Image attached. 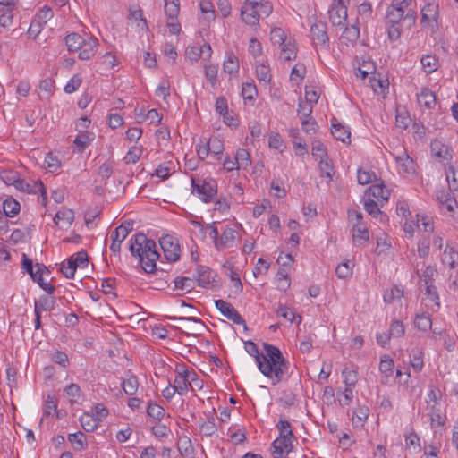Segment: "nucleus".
Segmentation results:
<instances>
[{
  "instance_id": "nucleus-14",
  "label": "nucleus",
  "mask_w": 458,
  "mask_h": 458,
  "mask_svg": "<svg viewBox=\"0 0 458 458\" xmlns=\"http://www.w3.org/2000/svg\"><path fill=\"white\" fill-rule=\"evenodd\" d=\"M36 270L34 274L30 276L32 280L36 282L44 291L47 292L48 294H53L55 291V287L50 284H47L44 281L43 276L47 275V276L50 274V271L47 269V267L43 265L37 263L35 265Z\"/></svg>"
},
{
  "instance_id": "nucleus-41",
  "label": "nucleus",
  "mask_w": 458,
  "mask_h": 458,
  "mask_svg": "<svg viewBox=\"0 0 458 458\" xmlns=\"http://www.w3.org/2000/svg\"><path fill=\"white\" fill-rule=\"evenodd\" d=\"M236 163L238 165V168L247 169L251 165L250 155V153L244 149L240 148L237 150L236 155Z\"/></svg>"
},
{
  "instance_id": "nucleus-60",
  "label": "nucleus",
  "mask_w": 458,
  "mask_h": 458,
  "mask_svg": "<svg viewBox=\"0 0 458 458\" xmlns=\"http://www.w3.org/2000/svg\"><path fill=\"white\" fill-rule=\"evenodd\" d=\"M318 161L321 174L330 179L334 174V167L331 164L330 159L327 157Z\"/></svg>"
},
{
  "instance_id": "nucleus-42",
  "label": "nucleus",
  "mask_w": 458,
  "mask_h": 458,
  "mask_svg": "<svg viewBox=\"0 0 458 458\" xmlns=\"http://www.w3.org/2000/svg\"><path fill=\"white\" fill-rule=\"evenodd\" d=\"M165 12L170 20H174L180 12L179 0H165Z\"/></svg>"
},
{
  "instance_id": "nucleus-55",
  "label": "nucleus",
  "mask_w": 458,
  "mask_h": 458,
  "mask_svg": "<svg viewBox=\"0 0 458 458\" xmlns=\"http://www.w3.org/2000/svg\"><path fill=\"white\" fill-rule=\"evenodd\" d=\"M142 155V148L139 147H132L125 155L123 160L126 164H135L139 161Z\"/></svg>"
},
{
  "instance_id": "nucleus-20",
  "label": "nucleus",
  "mask_w": 458,
  "mask_h": 458,
  "mask_svg": "<svg viewBox=\"0 0 458 458\" xmlns=\"http://www.w3.org/2000/svg\"><path fill=\"white\" fill-rule=\"evenodd\" d=\"M98 45L97 38L86 35V43H84L82 50L79 52V58L81 60L90 59L95 55Z\"/></svg>"
},
{
  "instance_id": "nucleus-34",
  "label": "nucleus",
  "mask_w": 458,
  "mask_h": 458,
  "mask_svg": "<svg viewBox=\"0 0 458 458\" xmlns=\"http://www.w3.org/2000/svg\"><path fill=\"white\" fill-rule=\"evenodd\" d=\"M21 206L14 199H6L3 202V209L6 216L13 217L20 211Z\"/></svg>"
},
{
  "instance_id": "nucleus-29",
  "label": "nucleus",
  "mask_w": 458,
  "mask_h": 458,
  "mask_svg": "<svg viewBox=\"0 0 458 458\" xmlns=\"http://www.w3.org/2000/svg\"><path fill=\"white\" fill-rule=\"evenodd\" d=\"M280 58L285 61H290L296 58L297 47L294 40L289 39L281 47Z\"/></svg>"
},
{
  "instance_id": "nucleus-26",
  "label": "nucleus",
  "mask_w": 458,
  "mask_h": 458,
  "mask_svg": "<svg viewBox=\"0 0 458 458\" xmlns=\"http://www.w3.org/2000/svg\"><path fill=\"white\" fill-rule=\"evenodd\" d=\"M332 121L331 133L334 138L343 142H350L351 132L348 127H345L338 123Z\"/></svg>"
},
{
  "instance_id": "nucleus-57",
  "label": "nucleus",
  "mask_w": 458,
  "mask_h": 458,
  "mask_svg": "<svg viewBox=\"0 0 458 458\" xmlns=\"http://www.w3.org/2000/svg\"><path fill=\"white\" fill-rule=\"evenodd\" d=\"M311 154L316 160H320L328 157L326 147L319 141H316L312 144Z\"/></svg>"
},
{
  "instance_id": "nucleus-32",
  "label": "nucleus",
  "mask_w": 458,
  "mask_h": 458,
  "mask_svg": "<svg viewBox=\"0 0 458 458\" xmlns=\"http://www.w3.org/2000/svg\"><path fill=\"white\" fill-rule=\"evenodd\" d=\"M64 41L69 52H76L80 48V44L84 42V37L78 33H70Z\"/></svg>"
},
{
  "instance_id": "nucleus-19",
  "label": "nucleus",
  "mask_w": 458,
  "mask_h": 458,
  "mask_svg": "<svg viewBox=\"0 0 458 458\" xmlns=\"http://www.w3.org/2000/svg\"><path fill=\"white\" fill-rule=\"evenodd\" d=\"M328 18L333 26H344L347 20V8L330 6Z\"/></svg>"
},
{
  "instance_id": "nucleus-15",
  "label": "nucleus",
  "mask_w": 458,
  "mask_h": 458,
  "mask_svg": "<svg viewBox=\"0 0 458 458\" xmlns=\"http://www.w3.org/2000/svg\"><path fill=\"white\" fill-rule=\"evenodd\" d=\"M293 450V440L288 438L277 437L272 443L273 458H286Z\"/></svg>"
},
{
  "instance_id": "nucleus-43",
  "label": "nucleus",
  "mask_w": 458,
  "mask_h": 458,
  "mask_svg": "<svg viewBox=\"0 0 458 458\" xmlns=\"http://www.w3.org/2000/svg\"><path fill=\"white\" fill-rule=\"evenodd\" d=\"M277 315L283 317L285 320L289 322H293L295 318H297V323L300 324L301 322V317L300 315L296 316L295 313L288 308L286 305L279 304L277 309Z\"/></svg>"
},
{
  "instance_id": "nucleus-62",
  "label": "nucleus",
  "mask_w": 458,
  "mask_h": 458,
  "mask_svg": "<svg viewBox=\"0 0 458 458\" xmlns=\"http://www.w3.org/2000/svg\"><path fill=\"white\" fill-rule=\"evenodd\" d=\"M411 365L414 371L420 372L423 366H424V360H423V352L421 351H416L413 352L411 359Z\"/></svg>"
},
{
  "instance_id": "nucleus-48",
  "label": "nucleus",
  "mask_w": 458,
  "mask_h": 458,
  "mask_svg": "<svg viewBox=\"0 0 458 458\" xmlns=\"http://www.w3.org/2000/svg\"><path fill=\"white\" fill-rule=\"evenodd\" d=\"M414 325L419 330L427 331L431 328L432 321L428 315L423 313L416 316Z\"/></svg>"
},
{
  "instance_id": "nucleus-37",
  "label": "nucleus",
  "mask_w": 458,
  "mask_h": 458,
  "mask_svg": "<svg viewBox=\"0 0 458 458\" xmlns=\"http://www.w3.org/2000/svg\"><path fill=\"white\" fill-rule=\"evenodd\" d=\"M394 363L393 359L389 355H384L381 357L379 363V370L386 377H389L393 375Z\"/></svg>"
},
{
  "instance_id": "nucleus-13",
  "label": "nucleus",
  "mask_w": 458,
  "mask_h": 458,
  "mask_svg": "<svg viewBox=\"0 0 458 458\" xmlns=\"http://www.w3.org/2000/svg\"><path fill=\"white\" fill-rule=\"evenodd\" d=\"M403 19H411L414 21L415 12L411 9L405 12L404 9H401L400 7H388L386 13V24H400Z\"/></svg>"
},
{
  "instance_id": "nucleus-58",
  "label": "nucleus",
  "mask_w": 458,
  "mask_h": 458,
  "mask_svg": "<svg viewBox=\"0 0 458 458\" xmlns=\"http://www.w3.org/2000/svg\"><path fill=\"white\" fill-rule=\"evenodd\" d=\"M69 442L73 445L76 450H82L84 448L85 436L81 432L70 434L68 436Z\"/></svg>"
},
{
  "instance_id": "nucleus-6",
  "label": "nucleus",
  "mask_w": 458,
  "mask_h": 458,
  "mask_svg": "<svg viewBox=\"0 0 458 458\" xmlns=\"http://www.w3.org/2000/svg\"><path fill=\"white\" fill-rule=\"evenodd\" d=\"M390 153L395 160L399 173L405 174H412L415 173V162L408 155L407 150L403 145L398 144L394 148H392Z\"/></svg>"
},
{
  "instance_id": "nucleus-5",
  "label": "nucleus",
  "mask_w": 458,
  "mask_h": 458,
  "mask_svg": "<svg viewBox=\"0 0 458 458\" xmlns=\"http://www.w3.org/2000/svg\"><path fill=\"white\" fill-rule=\"evenodd\" d=\"M192 193L198 195V197L203 202H210L217 191L216 182L213 179H204L195 181L191 180Z\"/></svg>"
},
{
  "instance_id": "nucleus-40",
  "label": "nucleus",
  "mask_w": 458,
  "mask_h": 458,
  "mask_svg": "<svg viewBox=\"0 0 458 458\" xmlns=\"http://www.w3.org/2000/svg\"><path fill=\"white\" fill-rule=\"evenodd\" d=\"M276 428L279 431V436L277 437L288 438L292 440L295 438L293 434L291 425L286 420L280 419L276 424Z\"/></svg>"
},
{
  "instance_id": "nucleus-35",
  "label": "nucleus",
  "mask_w": 458,
  "mask_h": 458,
  "mask_svg": "<svg viewBox=\"0 0 458 458\" xmlns=\"http://www.w3.org/2000/svg\"><path fill=\"white\" fill-rule=\"evenodd\" d=\"M420 62L425 72L427 73H431L437 71L439 66L438 60L434 55H424L421 57Z\"/></svg>"
},
{
  "instance_id": "nucleus-56",
  "label": "nucleus",
  "mask_w": 458,
  "mask_h": 458,
  "mask_svg": "<svg viewBox=\"0 0 458 458\" xmlns=\"http://www.w3.org/2000/svg\"><path fill=\"white\" fill-rule=\"evenodd\" d=\"M437 275V269L432 266H428L421 275H420V282L424 284H433L435 276Z\"/></svg>"
},
{
  "instance_id": "nucleus-1",
  "label": "nucleus",
  "mask_w": 458,
  "mask_h": 458,
  "mask_svg": "<svg viewBox=\"0 0 458 458\" xmlns=\"http://www.w3.org/2000/svg\"><path fill=\"white\" fill-rule=\"evenodd\" d=\"M244 348L250 356L254 357L259 370L271 379L272 385H276L283 380L288 371L289 363L276 346L263 343L265 353H259L255 343L244 341Z\"/></svg>"
},
{
  "instance_id": "nucleus-54",
  "label": "nucleus",
  "mask_w": 458,
  "mask_h": 458,
  "mask_svg": "<svg viewBox=\"0 0 458 458\" xmlns=\"http://www.w3.org/2000/svg\"><path fill=\"white\" fill-rule=\"evenodd\" d=\"M147 413L149 417L160 420L165 415V409L157 403H149Z\"/></svg>"
},
{
  "instance_id": "nucleus-49",
  "label": "nucleus",
  "mask_w": 458,
  "mask_h": 458,
  "mask_svg": "<svg viewBox=\"0 0 458 458\" xmlns=\"http://www.w3.org/2000/svg\"><path fill=\"white\" fill-rule=\"evenodd\" d=\"M445 175L449 189L458 191V170H455V168L451 165L446 169Z\"/></svg>"
},
{
  "instance_id": "nucleus-18",
  "label": "nucleus",
  "mask_w": 458,
  "mask_h": 458,
  "mask_svg": "<svg viewBox=\"0 0 458 458\" xmlns=\"http://www.w3.org/2000/svg\"><path fill=\"white\" fill-rule=\"evenodd\" d=\"M310 34L315 44L323 45L328 41L327 24L323 21H317L310 27Z\"/></svg>"
},
{
  "instance_id": "nucleus-38",
  "label": "nucleus",
  "mask_w": 458,
  "mask_h": 458,
  "mask_svg": "<svg viewBox=\"0 0 458 458\" xmlns=\"http://www.w3.org/2000/svg\"><path fill=\"white\" fill-rule=\"evenodd\" d=\"M431 246V237L429 235H423L418 242L417 250L420 258L428 256Z\"/></svg>"
},
{
  "instance_id": "nucleus-50",
  "label": "nucleus",
  "mask_w": 458,
  "mask_h": 458,
  "mask_svg": "<svg viewBox=\"0 0 458 458\" xmlns=\"http://www.w3.org/2000/svg\"><path fill=\"white\" fill-rule=\"evenodd\" d=\"M403 292L398 286H393L390 289H387L384 293V301L386 303H392L396 299H401L403 297Z\"/></svg>"
},
{
  "instance_id": "nucleus-30",
  "label": "nucleus",
  "mask_w": 458,
  "mask_h": 458,
  "mask_svg": "<svg viewBox=\"0 0 458 458\" xmlns=\"http://www.w3.org/2000/svg\"><path fill=\"white\" fill-rule=\"evenodd\" d=\"M80 421L83 429L88 432L94 431L99 425L98 419H96L93 414L89 412L83 413L81 416Z\"/></svg>"
},
{
  "instance_id": "nucleus-24",
  "label": "nucleus",
  "mask_w": 458,
  "mask_h": 458,
  "mask_svg": "<svg viewBox=\"0 0 458 458\" xmlns=\"http://www.w3.org/2000/svg\"><path fill=\"white\" fill-rule=\"evenodd\" d=\"M428 416L430 418L431 427L433 428L443 427L445 425V417L442 413L440 404L430 405Z\"/></svg>"
},
{
  "instance_id": "nucleus-12",
  "label": "nucleus",
  "mask_w": 458,
  "mask_h": 458,
  "mask_svg": "<svg viewBox=\"0 0 458 458\" xmlns=\"http://www.w3.org/2000/svg\"><path fill=\"white\" fill-rule=\"evenodd\" d=\"M194 380L198 381L196 373L190 372L187 369L178 371L174 382V387L176 389L179 394L182 395L187 392L189 386L191 389L193 388V386H191V381Z\"/></svg>"
},
{
  "instance_id": "nucleus-28",
  "label": "nucleus",
  "mask_w": 458,
  "mask_h": 458,
  "mask_svg": "<svg viewBox=\"0 0 458 458\" xmlns=\"http://www.w3.org/2000/svg\"><path fill=\"white\" fill-rule=\"evenodd\" d=\"M417 99L420 106L427 108H432L436 105V97L428 89H422L421 91L417 94Z\"/></svg>"
},
{
  "instance_id": "nucleus-23",
  "label": "nucleus",
  "mask_w": 458,
  "mask_h": 458,
  "mask_svg": "<svg viewBox=\"0 0 458 458\" xmlns=\"http://www.w3.org/2000/svg\"><path fill=\"white\" fill-rule=\"evenodd\" d=\"M441 261L445 266L454 268L458 266V251L454 247L446 244L441 256Z\"/></svg>"
},
{
  "instance_id": "nucleus-4",
  "label": "nucleus",
  "mask_w": 458,
  "mask_h": 458,
  "mask_svg": "<svg viewBox=\"0 0 458 458\" xmlns=\"http://www.w3.org/2000/svg\"><path fill=\"white\" fill-rule=\"evenodd\" d=\"M237 225H225L219 230L214 224L210 225L209 236L213 239L217 250L232 248L239 238Z\"/></svg>"
},
{
  "instance_id": "nucleus-64",
  "label": "nucleus",
  "mask_w": 458,
  "mask_h": 458,
  "mask_svg": "<svg viewBox=\"0 0 458 458\" xmlns=\"http://www.w3.org/2000/svg\"><path fill=\"white\" fill-rule=\"evenodd\" d=\"M375 67L370 62H363L357 70L356 76L364 80L369 74L373 73Z\"/></svg>"
},
{
  "instance_id": "nucleus-51",
  "label": "nucleus",
  "mask_w": 458,
  "mask_h": 458,
  "mask_svg": "<svg viewBox=\"0 0 458 458\" xmlns=\"http://www.w3.org/2000/svg\"><path fill=\"white\" fill-rule=\"evenodd\" d=\"M439 338L443 341V345L448 352H453L456 345V337L447 332H440Z\"/></svg>"
},
{
  "instance_id": "nucleus-44",
  "label": "nucleus",
  "mask_w": 458,
  "mask_h": 458,
  "mask_svg": "<svg viewBox=\"0 0 458 458\" xmlns=\"http://www.w3.org/2000/svg\"><path fill=\"white\" fill-rule=\"evenodd\" d=\"M256 75L260 82L267 85L271 81L270 69L264 64H259L256 65Z\"/></svg>"
},
{
  "instance_id": "nucleus-53",
  "label": "nucleus",
  "mask_w": 458,
  "mask_h": 458,
  "mask_svg": "<svg viewBox=\"0 0 458 458\" xmlns=\"http://www.w3.org/2000/svg\"><path fill=\"white\" fill-rule=\"evenodd\" d=\"M211 270L208 267H200L198 270V278L197 281L199 285L202 287H206L211 282Z\"/></svg>"
},
{
  "instance_id": "nucleus-46",
  "label": "nucleus",
  "mask_w": 458,
  "mask_h": 458,
  "mask_svg": "<svg viewBox=\"0 0 458 458\" xmlns=\"http://www.w3.org/2000/svg\"><path fill=\"white\" fill-rule=\"evenodd\" d=\"M342 377L346 386L354 387L358 381V372L353 369L345 368L342 372Z\"/></svg>"
},
{
  "instance_id": "nucleus-27",
  "label": "nucleus",
  "mask_w": 458,
  "mask_h": 458,
  "mask_svg": "<svg viewBox=\"0 0 458 458\" xmlns=\"http://www.w3.org/2000/svg\"><path fill=\"white\" fill-rule=\"evenodd\" d=\"M240 64L238 57L233 53H226L225 59L223 63V71L230 75L235 74L239 72Z\"/></svg>"
},
{
  "instance_id": "nucleus-3",
  "label": "nucleus",
  "mask_w": 458,
  "mask_h": 458,
  "mask_svg": "<svg viewBox=\"0 0 458 458\" xmlns=\"http://www.w3.org/2000/svg\"><path fill=\"white\" fill-rule=\"evenodd\" d=\"M273 11L269 0H247L241 9L242 20L249 26L259 24L260 19L267 18Z\"/></svg>"
},
{
  "instance_id": "nucleus-52",
  "label": "nucleus",
  "mask_w": 458,
  "mask_h": 458,
  "mask_svg": "<svg viewBox=\"0 0 458 458\" xmlns=\"http://www.w3.org/2000/svg\"><path fill=\"white\" fill-rule=\"evenodd\" d=\"M458 208L457 201L455 198L453 196L449 199L446 200V202H444L440 205V208L442 212L449 216L454 217L456 208Z\"/></svg>"
},
{
  "instance_id": "nucleus-47",
  "label": "nucleus",
  "mask_w": 458,
  "mask_h": 458,
  "mask_svg": "<svg viewBox=\"0 0 458 458\" xmlns=\"http://www.w3.org/2000/svg\"><path fill=\"white\" fill-rule=\"evenodd\" d=\"M353 264L350 260H345L339 264L335 268V274L339 278H347L352 273Z\"/></svg>"
},
{
  "instance_id": "nucleus-8",
  "label": "nucleus",
  "mask_w": 458,
  "mask_h": 458,
  "mask_svg": "<svg viewBox=\"0 0 458 458\" xmlns=\"http://www.w3.org/2000/svg\"><path fill=\"white\" fill-rule=\"evenodd\" d=\"M52 294L42 295L38 300L34 301V313H35V329L38 330L41 327V312L51 311L55 309L56 301Z\"/></svg>"
},
{
  "instance_id": "nucleus-59",
  "label": "nucleus",
  "mask_w": 458,
  "mask_h": 458,
  "mask_svg": "<svg viewBox=\"0 0 458 458\" xmlns=\"http://www.w3.org/2000/svg\"><path fill=\"white\" fill-rule=\"evenodd\" d=\"M405 446L407 448L413 447L417 451L420 450V438L413 430L405 434Z\"/></svg>"
},
{
  "instance_id": "nucleus-25",
  "label": "nucleus",
  "mask_w": 458,
  "mask_h": 458,
  "mask_svg": "<svg viewBox=\"0 0 458 458\" xmlns=\"http://www.w3.org/2000/svg\"><path fill=\"white\" fill-rule=\"evenodd\" d=\"M369 197H373L378 201H386L390 197V191L382 184H373L367 191Z\"/></svg>"
},
{
  "instance_id": "nucleus-39",
  "label": "nucleus",
  "mask_w": 458,
  "mask_h": 458,
  "mask_svg": "<svg viewBox=\"0 0 458 458\" xmlns=\"http://www.w3.org/2000/svg\"><path fill=\"white\" fill-rule=\"evenodd\" d=\"M422 226L425 233H433L435 225L432 216L427 215H417V227Z\"/></svg>"
},
{
  "instance_id": "nucleus-11",
  "label": "nucleus",
  "mask_w": 458,
  "mask_h": 458,
  "mask_svg": "<svg viewBox=\"0 0 458 458\" xmlns=\"http://www.w3.org/2000/svg\"><path fill=\"white\" fill-rule=\"evenodd\" d=\"M216 308L228 319L232 320L233 323L238 325H243L244 330H247V325L242 318V317L239 314V312L234 309V307L224 301V300H216L215 301Z\"/></svg>"
},
{
  "instance_id": "nucleus-63",
  "label": "nucleus",
  "mask_w": 458,
  "mask_h": 458,
  "mask_svg": "<svg viewBox=\"0 0 458 458\" xmlns=\"http://www.w3.org/2000/svg\"><path fill=\"white\" fill-rule=\"evenodd\" d=\"M313 106L310 103L304 102L303 100H301L298 105V114L300 116L301 121L303 119L310 118L311 113H312Z\"/></svg>"
},
{
  "instance_id": "nucleus-61",
  "label": "nucleus",
  "mask_w": 458,
  "mask_h": 458,
  "mask_svg": "<svg viewBox=\"0 0 458 458\" xmlns=\"http://www.w3.org/2000/svg\"><path fill=\"white\" fill-rule=\"evenodd\" d=\"M273 44H277L279 47L287 42L284 31L280 28H274L270 33Z\"/></svg>"
},
{
  "instance_id": "nucleus-22",
  "label": "nucleus",
  "mask_w": 458,
  "mask_h": 458,
  "mask_svg": "<svg viewBox=\"0 0 458 458\" xmlns=\"http://www.w3.org/2000/svg\"><path fill=\"white\" fill-rule=\"evenodd\" d=\"M369 239V233L367 226L361 221L352 225V240L355 244H363Z\"/></svg>"
},
{
  "instance_id": "nucleus-31",
  "label": "nucleus",
  "mask_w": 458,
  "mask_h": 458,
  "mask_svg": "<svg viewBox=\"0 0 458 458\" xmlns=\"http://www.w3.org/2000/svg\"><path fill=\"white\" fill-rule=\"evenodd\" d=\"M64 396L69 400L71 404L79 403L81 396V391L77 384H70L64 390Z\"/></svg>"
},
{
  "instance_id": "nucleus-2",
  "label": "nucleus",
  "mask_w": 458,
  "mask_h": 458,
  "mask_svg": "<svg viewBox=\"0 0 458 458\" xmlns=\"http://www.w3.org/2000/svg\"><path fill=\"white\" fill-rule=\"evenodd\" d=\"M129 250L133 257L139 259L142 269L146 273H152L156 269V261L159 258L156 242L148 239L144 233H137L131 239Z\"/></svg>"
},
{
  "instance_id": "nucleus-17",
  "label": "nucleus",
  "mask_w": 458,
  "mask_h": 458,
  "mask_svg": "<svg viewBox=\"0 0 458 458\" xmlns=\"http://www.w3.org/2000/svg\"><path fill=\"white\" fill-rule=\"evenodd\" d=\"M95 140V133L89 131H81L78 132L77 136L73 140V146L76 148V151L79 154L84 152L86 148H88Z\"/></svg>"
},
{
  "instance_id": "nucleus-9",
  "label": "nucleus",
  "mask_w": 458,
  "mask_h": 458,
  "mask_svg": "<svg viewBox=\"0 0 458 458\" xmlns=\"http://www.w3.org/2000/svg\"><path fill=\"white\" fill-rule=\"evenodd\" d=\"M132 227V222L126 221L116 227L115 230L111 233L112 243L110 245V250L113 253H120L121 243L127 238L130 232H131Z\"/></svg>"
},
{
  "instance_id": "nucleus-7",
  "label": "nucleus",
  "mask_w": 458,
  "mask_h": 458,
  "mask_svg": "<svg viewBox=\"0 0 458 458\" xmlns=\"http://www.w3.org/2000/svg\"><path fill=\"white\" fill-rule=\"evenodd\" d=\"M0 179L6 185H13L15 189L22 192H31L34 189L31 183L24 181L20 174L13 170H4L0 173Z\"/></svg>"
},
{
  "instance_id": "nucleus-21",
  "label": "nucleus",
  "mask_w": 458,
  "mask_h": 458,
  "mask_svg": "<svg viewBox=\"0 0 458 458\" xmlns=\"http://www.w3.org/2000/svg\"><path fill=\"white\" fill-rule=\"evenodd\" d=\"M74 220V213L72 209L63 208L56 212L54 222L60 228L69 227Z\"/></svg>"
},
{
  "instance_id": "nucleus-45",
  "label": "nucleus",
  "mask_w": 458,
  "mask_h": 458,
  "mask_svg": "<svg viewBox=\"0 0 458 458\" xmlns=\"http://www.w3.org/2000/svg\"><path fill=\"white\" fill-rule=\"evenodd\" d=\"M174 289L183 291L185 293L191 292L192 289H194V284L193 280L190 277L182 276V277H176L174 280Z\"/></svg>"
},
{
  "instance_id": "nucleus-16",
  "label": "nucleus",
  "mask_w": 458,
  "mask_h": 458,
  "mask_svg": "<svg viewBox=\"0 0 458 458\" xmlns=\"http://www.w3.org/2000/svg\"><path fill=\"white\" fill-rule=\"evenodd\" d=\"M438 3L436 0L429 1L421 8V22L432 25L438 18Z\"/></svg>"
},
{
  "instance_id": "nucleus-10",
  "label": "nucleus",
  "mask_w": 458,
  "mask_h": 458,
  "mask_svg": "<svg viewBox=\"0 0 458 458\" xmlns=\"http://www.w3.org/2000/svg\"><path fill=\"white\" fill-rule=\"evenodd\" d=\"M159 244L168 261L174 262L179 259L181 250L176 238L172 235H165L160 238Z\"/></svg>"
},
{
  "instance_id": "nucleus-33",
  "label": "nucleus",
  "mask_w": 458,
  "mask_h": 458,
  "mask_svg": "<svg viewBox=\"0 0 458 458\" xmlns=\"http://www.w3.org/2000/svg\"><path fill=\"white\" fill-rule=\"evenodd\" d=\"M122 387L128 395H133L139 388V381L136 376L130 375L126 379L123 380Z\"/></svg>"
},
{
  "instance_id": "nucleus-36",
  "label": "nucleus",
  "mask_w": 458,
  "mask_h": 458,
  "mask_svg": "<svg viewBox=\"0 0 458 458\" xmlns=\"http://www.w3.org/2000/svg\"><path fill=\"white\" fill-rule=\"evenodd\" d=\"M216 111L223 116L224 122L229 125L233 126L234 123L227 122V114H228V106H227V100L224 97L217 98L215 105Z\"/></svg>"
}]
</instances>
